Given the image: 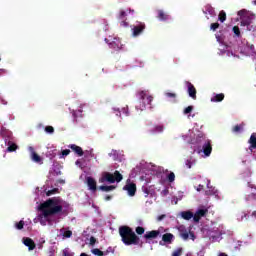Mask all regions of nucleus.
I'll list each match as a JSON object with an SVG mask.
<instances>
[{
	"mask_svg": "<svg viewBox=\"0 0 256 256\" xmlns=\"http://www.w3.org/2000/svg\"><path fill=\"white\" fill-rule=\"evenodd\" d=\"M87 187L92 193L97 192V181L93 177H87L86 178Z\"/></svg>",
	"mask_w": 256,
	"mask_h": 256,
	"instance_id": "nucleus-9",
	"label": "nucleus"
},
{
	"mask_svg": "<svg viewBox=\"0 0 256 256\" xmlns=\"http://www.w3.org/2000/svg\"><path fill=\"white\" fill-rule=\"evenodd\" d=\"M123 112L125 113V115H129V112L127 111V109L123 108Z\"/></svg>",
	"mask_w": 256,
	"mask_h": 256,
	"instance_id": "nucleus-54",
	"label": "nucleus"
},
{
	"mask_svg": "<svg viewBox=\"0 0 256 256\" xmlns=\"http://www.w3.org/2000/svg\"><path fill=\"white\" fill-rule=\"evenodd\" d=\"M147 26L144 22H138L136 25L132 27V37H139V35H143V31Z\"/></svg>",
	"mask_w": 256,
	"mask_h": 256,
	"instance_id": "nucleus-5",
	"label": "nucleus"
},
{
	"mask_svg": "<svg viewBox=\"0 0 256 256\" xmlns=\"http://www.w3.org/2000/svg\"><path fill=\"white\" fill-rule=\"evenodd\" d=\"M106 251H108V253H111V247H109Z\"/></svg>",
	"mask_w": 256,
	"mask_h": 256,
	"instance_id": "nucleus-57",
	"label": "nucleus"
},
{
	"mask_svg": "<svg viewBox=\"0 0 256 256\" xmlns=\"http://www.w3.org/2000/svg\"><path fill=\"white\" fill-rule=\"evenodd\" d=\"M124 191L128 192V195L130 197H135V194L137 193V185L135 183H127L123 187Z\"/></svg>",
	"mask_w": 256,
	"mask_h": 256,
	"instance_id": "nucleus-8",
	"label": "nucleus"
},
{
	"mask_svg": "<svg viewBox=\"0 0 256 256\" xmlns=\"http://www.w3.org/2000/svg\"><path fill=\"white\" fill-rule=\"evenodd\" d=\"M69 153H71V150H69V149L62 150V152H61L62 156H60V157H67V155H69Z\"/></svg>",
	"mask_w": 256,
	"mask_h": 256,
	"instance_id": "nucleus-45",
	"label": "nucleus"
},
{
	"mask_svg": "<svg viewBox=\"0 0 256 256\" xmlns=\"http://www.w3.org/2000/svg\"><path fill=\"white\" fill-rule=\"evenodd\" d=\"M41 214L38 215L37 220L41 225H47V218L53 215H59L63 211L60 198L53 197L41 203L39 206Z\"/></svg>",
	"mask_w": 256,
	"mask_h": 256,
	"instance_id": "nucleus-1",
	"label": "nucleus"
},
{
	"mask_svg": "<svg viewBox=\"0 0 256 256\" xmlns=\"http://www.w3.org/2000/svg\"><path fill=\"white\" fill-rule=\"evenodd\" d=\"M163 131H165V125H163V124H158V125H155V126L153 127V129H150V130H149V133H152V135H153V134H155V133H163Z\"/></svg>",
	"mask_w": 256,
	"mask_h": 256,
	"instance_id": "nucleus-16",
	"label": "nucleus"
},
{
	"mask_svg": "<svg viewBox=\"0 0 256 256\" xmlns=\"http://www.w3.org/2000/svg\"><path fill=\"white\" fill-rule=\"evenodd\" d=\"M0 135H1V137H3V139H5V141H7V139H9V137H11V131L6 129L5 127H2L0 130Z\"/></svg>",
	"mask_w": 256,
	"mask_h": 256,
	"instance_id": "nucleus-20",
	"label": "nucleus"
},
{
	"mask_svg": "<svg viewBox=\"0 0 256 256\" xmlns=\"http://www.w3.org/2000/svg\"><path fill=\"white\" fill-rule=\"evenodd\" d=\"M99 189L100 191H105L106 193H108L109 191H113V189H115V186H100Z\"/></svg>",
	"mask_w": 256,
	"mask_h": 256,
	"instance_id": "nucleus-29",
	"label": "nucleus"
},
{
	"mask_svg": "<svg viewBox=\"0 0 256 256\" xmlns=\"http://www.w3.org/2000/svg\"><path fill=\"white\" fill-rule=\"evenodd\" d=\"M137 235H143L145 233V228H143L142 226H138L135 229Z\"/></svg>",
	"mask_w": 256,
	"mask_h": 256,
	"instance_id": "nucleus-38",
	"label": "nucleus"
},
{
	"mask_svg": "<svg viewBox=\"0 0 256 256\" xmlns=\"http://www.w3.org/2000/svg\"><path fill=\"white\" fill-rule=\"evenodd\" d=\"M85 153L86 155H90L91 157H93V151H86Z\"/></svg>",
	"mask_w": 256,
	"mask_h": 256,
	"instance_id": "nucleus-51",
	"label": "nucleus"
},
{
	"mask_svg": "<svg viewBox=\"0 0 256 256\" xmlns=\"http://www.w3.org/2000/svg\"><path fill=\"white\" fill-rule=\"evenodd\" d=\"M119 235L124 245H139V236L129 226H120Z\"/></svg>",
	"mask_w": 256,
	"mask_h": 256,
	"instance_id": "nucleus-2",
	"label": "nucleus"
},
{
	"mask_svg": "<svg viewBox=\"0 0 256 256\" xmlns=\"http://www.w3.org/2000/svg\"><path fill=\"white\" fill-rule=\"evenodd\" d=\"M232 31L236 37H241V30L239 29V26H234Z\"/></svg>",
	"mask_w": 256,
	"mask_h": 256,
	"instance_id": "nucleus-35",
	"label": "nucleus"
},
{
	"mask_svg": "<svg viewBox=\"0 0 256 256\" xmlns=\"http://www.w3.org/2000/svg\"><path fill=\"white\" fill-rule=\"evenodd\" d=\"M81 113H83L82 106H80L79 109H77V110H73L74 117H83V114H81Z\"/></svg>",
	"mask_w": 256,
	"mask_h": 256,
	"instance_id": "nucleus-28",
	"label": "nucleus"
},
{
	"mask_svg": "<svg viewBox=\"0 0 256 256\" xmlns=\"http://www.w3.org/2000/svg\"><path fill=\"white\" fill-rule=\"evenodd\" d=\"M203 187H204L203 185L199 184V185H198V188H197V191L203 190Z\"/></svg>",
	"mask_w": 256,
	"mask_h": 256,
	"instance_id": "nucleus-52",
	"label": "nucleus"
},
{
	"mask_svg": "<svg viewBox=\"0 0 256 256\" xmlns=\"http://www.w3.org/2000/svg\"><path fill=\"white\" fill-rule=\"evenodd\" d=\"M192 218L195 221V223H199V221H201V217L197 214V212L193 214Z\"/></svg>",
	"mask_w": 256,
	"mask_h": 256,
	"instance_id": "nucleus-43",
	"label": "nucleus"
},
{
	"mask_svg": "<svg viewBox=\"0 0 256 256\" xmlns=\"http://www.w3.org/2000/svg\"><path fill=\"white\" fill-rule=\"evenodd\" d=\"M193 106H188L183 110L184 115H189L193 112Z\"/></svg>",
	"mask_w": 256,
	"mask_h": 256,
	"instance_id": "nucleus-37",
	"label": "nucleus"
},
{
	"mask_svg": "<svg viewBox=\"0 0 256 256\" xmlns=\"http://www.w3.org/2000/svg\"><path fill=\"white\" fill-rule=\"evenodd\" d=\"M248 143L250 144L249 150L253 151V149H256V133H252L250 136V139L248 140Z\"/></svg>",
	"mask_w": 256,
	"mask_h": 256,
	"instance_id": "nucleus-17",
	"label": "nucleus"
},
{
	"mask_svg": "<svg viewBox=\"0 0 256 256\" xmlns=\"http://www.w3.org/2000/svg\"><path fill=\"white\" fill-rule=\"evenodd\" d=\"M80 256H89V255H87L85 253H81Z\"/></svg>",
	"mask_w": 256,
	"mask_h": 256,
	"instance_id": "nucleus-58",
	"label": "nucleus"
},
{
	"mask_svg": "<svg viewBox=\"0 0 256 256\" xmlns=\"http://www.w3.org/2000/svg\"><path fill=\"white\" fill-rule=\"evenodd\" d=\"M24 245L28 247L29 251H33V249L36 247L35 242L31 238H25Z\"/></svg>",
	"mask_w": 256,
	"mask_h": 256,
	"instance_id": "nucleus-18",
	"label": "nucleus"
},
{
	"mask_svg": "<svg viewBox=\"0 0 256 256\" xmlns=\"http://www.w3.org/2000/svg\"><path fill=\"white\" fill-rule=\"evenodd\" d=\"M218 20L220 23H225V21H227V13H225V11H220L219 15H218Z\"/></svg>",
	"mask_w": 256,
	"mask_h": 256,
	"instance_id": "nucleus-27",
	"label": "nucleus"
},
{
	"mask_svg": "<svg viewBox=\"0 0 256 256\" xmlns=\"http://www.w3.org/2000/svg\"><path fill=\"white\" fill-rule=\"evenodd\" d=\"M68 147L75 153V155H78V157H83V155H85L83 148L77 146L76 144H70Z\"/></svg>",
	"mask_w": 256,
	"mask_h": 256,
	"instance_id": "nucleus-10",
	"label": "nucleus"
},
{
	"mask_svg": "<svg viewBox=\"0 0 256 256\" xmlns=\"http://www.w3.org/2000/svg\"><path fill=\"white\" fill-rule=\"evenodd\" d=\"M63 236L66 238V239H70V237L73 236V232L71 230H67L64 232Z\"/></svg>",
	"mask_w": 256,
	"mask_h": 256,
	"instance_id": "nucleus-41",
	"label": "nucleus"
},
{
	"mask_svg": "<svg viewBox=\"0 0 256 256\" xmlns=\"http://www.w3.org/2000/svg\"><path fill=\"white\" fill-rule=\"evenodd\" d=\"M183 255V248H177L172 252V256H182Z\"/></svg>",
	"mask_w": 256,
	"mask_h": 256,
	"instance_id": "nucleus-34",
	"label": "nucleus"
},
{
	"mask_svg": "<svg viewBox=\"0 0 256 256\" xmlns=\"http://www.w3.org/2000/svg\"><path fill=\"white\" fill-rule=\"evenodd\" d=\"M219 256H228L226 253H220Z\"/></svg>",
	"mask_w": 256,
	"mask_h": 256,
	"instance_id": "nucleus-55",
	"label": "nucleus"
},
{
	"mask_svg": "<svg viewBox=\"0 0 256 256\" xmlns=\"http://www.w3.org/2000/svg\"><path fill=\"white\" fill-rule=\"evenodd\" d=\"M189 235H190V239H192V241H195V233L193 232H189Z\"/></svg>",
	"mask_w": 256,
	"mask_h": 256,
	"instance_id": "nucleus-49",
	"label": "nucleus"
},
{
	"mask_svg": "<svg viewBox=\"0 0 256 256\" xmlns=\"http://www.w3.org/2000/svg\"><path fill=\"white\" fill-rule=\"evenodd\" d=\"M245 123L237 124L232 128V133H242Z\"/></svg>",
	"mask_w": 256,
	"mask_h": 256,
	"instance_id": "nucleus-25",
	"label": "nucleus"
},
{
	"mask_svg": "<svg viewBox=\"0 0 256 256\" xmlns=\"http://www.w3.org/2000/svg\"><path fill=\"white\" fill-rule=\"evenodd\" d=\"M223 99H225V94L220 93V94H216L214 97H212L211 102L212 103H221V101H223Z\"/></svg>",
	"mask_w": 256,
	"mask_h": 256,
	"instance_id": "nucleus-21",
	"label": "nucleus"
},
{
	"mask_svg": "<svg viewBox=\"0 0 256 256\" xmlns=\"http://www.w3.org/2000/svg\"><path fill=\"white\" fill-rule=\"evenodd\" d=\"M166 97H169L170 99H175L177 97V94L172 92H167Z\"/></svg>",
	"mask_w": 256,
	"mask_h": 256,
	"instance_id": "nucleus-46",
	"label": "nucleus"
},
{
	"mask_svg": "<svg viewBox=\"0 0 256 256\" xmlns=\"http://www.w3.org/2000/svg\"><path fill=\"white\" fill-rule=\"evenodd\" d=\"M111 199H112V196L108 195V196L105 197V201H111Z\"/></svg>",
	"mask_w": 256,
	"mask_h": 256,
	"instance_id": "nucleus-53",
	"label": "nucleus"
},
{
	"mask_svg": "<svg viewBox=\"0 0 256 256\" xmlns=\"http://www.w3.org/2000/svg\"><path fill=\"white\" fill-rule=\"evenodd\" d=\"M31 149V159L32 161H34V163H38V165H43V158H41V156H39V154H37V152H35L33 150V147H30Z\"/></svg>",
	"mask_w": 256,
	"mask_h": 256,
	"instance_id": "nucleus-12",
	"label": "nucleus"
},
{
	"mask_svg": "<svg viewBox=\"0 0 256 256\" xmlns=\"http://www.w3.org/2000/svg\"><path fill=\"white\" fill-rule=\"evenodd\" d=\"M218 27H219V22H215L210 25L211 31H215Z\"/></svg>",
	"mask_w": 256,
	"mask_h": 256,
	"instance_id": "nucleus-42",
	"label": "nucleus"
},
{
	"mask_svg": "<svg viewBox=\"0 0 256 256\" xmlns=\"http://www.w3.org/2000/svg\"><path fill=\"white\" fill-rule=\"evenodd\" d=\"M45 132L50 134L55 133V128H53V126H46Z\"/></svg>",
	"mask_w": 256,
	"mask_h": 256,
	"instance_id": "nucleus-40",
	"label": "nucleus"
},
{
	"mask_svg": "<svg viewBox=\"0 0 256 256\" xmlns=\"http://www.w3.org/2000/svg\"><path fill=\"white\" fill-rule=\"evenodd\" d=\"M200 217H205V215L207 213H209V210L208 209H199L197 212H196Z\"/></svg>",
	"mask_w": 256,
	"mask_h": 256,
	"instance_id": "nucleus-36",
	"label": "nucleus"
},
{
	"mask_svg": "<svg viewBox=\"0 0 256 256\" xmlns=\"http://www.w3.org/2000/svg\"><path fill=\"white\" fill-rule=\"evenodd\" d=\"M238 15L241 19V25L242 27H249L251 23H253V19L250 16H247V11L246 10H240L238 11Z\"/></svg>",
	"mask_w": 256,
	"mask_h": 256,
	"instance_id": "nucleus-4",
	"label": "nucleus"
},
{
	"mask_svg": "<svg viewBox=\"0 0 256 256\" xmlns=\"http://www.w3.org/2000/svg\"><path fill=\"white\" fill-rule=\"evenodd\" d=\"M19 149V146L15 143H13V141L9 140L8 141V147L6 149V151L8 153H13L14 151L18 150Z\"/></svg>",
	"mask_w": 256,
	"mask_h": 256,
	"instance_id": "nucleus-19",
	"label": "nucleus"
},
{
	"mask_svg": "<svg viewBox=\"0 0 256 256\" xmlns=\"http://www.w3.org/2000/svg\"><path fill=\"white\" fill-rule=\"evenodd\" d=\"M164 217H165V214L158 216V221H163Z\"/></svg>",
	"mask_w": 256,
	"mask_h": 256,
	"instance_id": "nucleus-50",
	"label": "nucleus"
},
{
	"mask_svg": "<svg viewBox=\"0 0 256 256\" xmlns=\"http://www.w3.org/2000/svg\"><path fill=\"white\" fill-rule=\"evenodd\" d=\"M186 256H193V254H191V253H187V254H186Z\"/></svg>",
	"mask_w": 256,
	"mask_h": 256,
	"instance_id": "nucleus-59",
	"label": "nucleus"
},
{
	"mask_svg": "<svg viewBox=\"0 0 256 256\" xmlns=\"http://www.w3.org/2000/svg\"><path fill=\"white\" fill-rule=\"evenodd\" d=\"M57 193H59V188H54V189H52V190H48V191L46 192V195H47V197H51V195H55V194H57Z\"/></svg>",
	"mask_w": 256,
	"mask_h": 256,
	"instance_id": "nucleus-33",
	"label": "nucleus"
},
{
	"mask_svg": "<svg viewBox=\"0 0 256 256\" xmlns=\"http://www.w3.org/2000/svg\"><path fill=\"white\" fill-rule=\"evenodd\" d=\"M181 217L185 221H189V220L193 219V212H191V211H183V212H181Z\"/></svg>",
	"mask_w": 256,
	"mask_h": 256,
	"instance_id": "nucleus-23",
	"label": "nucleus"
},
{
	"mask_svg": "<svg viewBox=\"0 0 256 256\" xmlns=\"http://www.w3.org/2000/svg\"><path fill=\"white\" fill-rule=\"evenodd\" d=\"M110 49H114L115 51H119V49H121L123 47V44H121V40L120 39H114V41H112L109 44Z\"/></svg>",
	"mask_w": 256,
	"mask_h": 256,
	"instance_id": "nucleus-14",
	"label": "nucleus"
},
{
	"mask_svg": "<svg viewBox=\"0 0 256 256\" xmlns=\"http://www.w3.org/2000/svg\"><path fill=\"white\" fill-rule=\"evenodd\" d=\"M175 238V236L171 233H165L162 236V241H164V243H171V241H173V239Z\"/></svg>",
	"mask_w": 256,
	"mask_h": 256,
	"instance_id": "nucleus-24",
	"label": "nucleus"
},
{
	"mask_svg": "<svg viewBox=\"0 0 256 256\" xmlns=\"http://www.w3.org/2000/svg\"><path fill=\"white\" fill-rule=\"evenodd\" d=\"M121 27H129V22H127V19L120 20Z\"/></svg>",
	"mask_w": 256,
	"mask_h": 256,
	"instance_id": "nucleus-44",
	"label": "nucleus"
},
{
	"mask_svg": "<svg viewBox=\"0 0 256 256\" xmlns=\"http://www.w3.org/2000/svg\"><path fill=\"white\" fill-rule=\"evenodd\" d=\"M125 19H127V12H125L124 10H121L118 15V21H123Z\"/></svg>",
	"mask_w": 256,
	"mask_h": 256,
	"instance_id": "nucleus-30",
	"label": "nucleus"
},
{
	"mask_svg": "<svg viewBox=\"0 0 256 256\" xmlns=\"http://www.w3.org/2000/svg\"><path fill=\"white\" fill-rule=\"evenodd\" d=\"M167 179H168L169 183H173V181H175V173L170 172V173L168 174Z\"/></svg>",
	"mask_w": 256,
	"mask_h": 256,
	"instance_id": "nucleus-39",
	"label": "nucleus"
},
{
	"mask_svg": "<svg viewBox=\"0 0 256 256\" xmlns=\"http://www.w3.org/2000/svg\"><path fill=\"white\" fill-rule=\"evenodd\" d=\"M92 253H93V255H96V256H105V255H109V251L103 252V251H101V250L98 249V248L92 249Z\"/></svg>",
	"mask_w": 256,
	"mask_h": 256,
	"instance_id": "nucleus-26",
	"label": "nucleus"
},
{
	"mask_svg": "<svg viewBox=\"0 0 256 256\" xmlns=\"http://www.w3.org/2000/svg\"><path fill=\"white\" fill-rule=\"evenodd\" d=\"M195 163V161L193 160V158H188L186 161H185V165L187 167V169H191V167H193V164Z\"/></svg>",
	"mask_w": 256,
	"mask_h": 256,
	"instance_id": "nucleus-31",
	"label": "nucleus"
},
{
	"mask_svg": "<svg viewBox=\"0 0 256 256\" xmlns=\"http://www.w3.org/2000/svg\"><path fill=\"white\" fill-rule=\"evenodd\" d=\"M179 231V236L184 240L187 241V239H189V232L187 231V229H185V227L180 226L178 228Z\"/></svg>",
	"mask_w": 256,
	"mask_h": 256,
	"instance_id": "nucleus-15",
	"label": "nucleus"
},
{
	"mask_svg": "<svg viewBox=\"0 0 256 256\" xmlns=\"http://www.w3.org/2000/svg\"><path fill=\"white\" fill-rule=\"evenodd\" d=\"M25 227V221L20 220L19 222L15 223V228L18 229V231H21Z\"/></svg>",
	"mask_w": 256,
	"mask_h": 256,
	"instance_id": "nucleus-32",
	"label": "nucleus"
},
{
	"mask_svg": "<svg viewBox=\"0 0 256 256\" xmlns=\"http://www.w3.org/2000/svg\"><path fill=\"white\" fill-rule=\"evenodd\" d=\"M212 152H213V146L211 145V140L203 139L202 153H204L205 157H209Z\"/></svg>",
	"mask_w": 256,
	"mask_h": 256,
	"instance_id": "nucleus-6",
	"label": "nucleus"
},
{
	"mask_svg": "<svg viewBox=\"0 0 256 256\" xmlns=\"http://www.w3.org/2000/svg\"><path fill=\"white\" fill-rule=\"evenodd\" d=\"M97 243V238L92 236L90 237V245L93 247V245H95Z\"/></svg>",
	"mask_w": 256,
	"mask_h": 256,
	"instance_id": "nucleus-47",
	"label": "nucleus"
},
{
	"mask_svg": "<svg viewBox=\"0 0 256 256\" xmlns=\"http://www.w3.org/2000/svg\"><path fill=\"white\" fill-rule=\"evenodd\" d=\"M100 183H105L107 181L108 183H121L123 181V175L119 171H115L114 174L105 172L102 177L100 178Z\"/></svg>",
	"mask_w": 256,
	"mask_h": 256,
	"instance_id": "nucleus-3",
	"label": "nucleus"
},
{
	"mask_svg": "<svg viewBox=\"0 0 256 256\" xmlns=\"http://www.w3.org/2000/svg\"><path fill=\"white\" fill-rule=\"evenodd\" d=\"M113 113H115L117 117H121V111L119 109L114 108Z\"/></svg>",
	"mask_w": 256,
	"mask_h": 256,
	"instance_id": "nucleus-48",
	"label": "nucleus"
},
{
	"mask_svg": "<svg viewBox=\"0 0 256 256\" xmlns=\"http://www.w3.org/2000/svg\"><path fill=\"white\" fill-rule=\"evenodd\" d=\"M185 85L187 87L189 97L195 101L197 99V88H195V86L189 81H186Z\"/></svg>",
	"mask_w": 256,
	"mask_h": 256,
	"instance_id": "nucleus-7",
	"label": "nucleus"
},
{
	"mask_svg": "<svg viewBox=\"0 0 256 256\" xmlns=\"http://www.w3.org/2000/svg\"><path fill=\"white\" fill-rule=\"evenodd\" d=\"M158 235H161L159 230L148 231L144 235V239H157Z\"/></svg>",
	"mask_w": 256,
	"mask_h": 256,
	"instance_id": "nucleus-13",
	"label": "nucleus"
},
{
	"mask_svg": "<svg viewBox=\"0 0 256 256\" xmlns=\"http://www.w3.org/2000/svg\"><path fill=\"white\" fill-rule=\"evenodd\" d=\"M252 217H255V219H256V211H254V212L252 213Z\"/></svg>",
	"mask_w": 256,
	"mask_h": 256,
	"instance_id": "nucleus-56",
	"label": "nucleus"
},
{
	"mask_svg": "<svg viewBox=\"0 0 256 256\" xmlns=\"http://www.w3.org/2000/svg\"><path fill=\"white\" fill-rule=\"evenodd\" d=\"M157 13H158V19L160 21H168L169 15L167 13H165V11L158 10Z\"/></svg>",
	"mask_w": 256,
	"mask_h": 256,
	"instance_id": "nucleus-22",
	"label": "nucleus"
},
{
	"mask_svg": "<svg viewBox=\"0 0 256 256\" xmlns=\"http://www.w3.org/2000/svg\"><path fill=\"white\" fill-rule=\"evenodd\" d=\"M139 97L143 101V103H147V105H151L153 102V96H147L145 91L139 92Z\"/></svg>",
	"mask_w": 256,
	"mask_h": 256,
	"instance_id": "nucleus-11",
	"label": "nucleus"
}]
</instances>
